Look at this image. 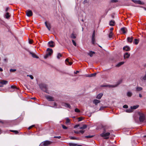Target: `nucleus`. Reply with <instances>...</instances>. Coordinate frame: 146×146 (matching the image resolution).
<instances>
[{
  "label": "nucleus",
  "mask_w": 146,
  "mask_h": 146,
  "mask_svg": "<svg viewBox=\"0 0 146 146\" xmlns=\"http://www.w3.org/2000/svg\"><path fill=\"white\" fill-rule=\"evenodd\" d=\"M133 38L132 37H128L127 38V41L128 42H131L132 41Z\"/></svg>",
  "instance_id": "nucleus-22"
},
{
  "label": "nucleus",
  "mask_w": 146,
  "mask_h": 146,
  "mask_svg": "<svg viewBox=\"0 0 146 146\" xmlns=\"http://www.w3.org/2000/svg\"><path fill=\"white\" fill-rule=\"evenodd\" d=\"M87 77H92V76H91V74H90V75H88L87 76Z\"/></svg>",
  "instance_id": "nucleus-64"
},
{
  "label": "nucleus",
  "mask_w": 146,
  "mask_h": 146,
  "mask_svg": "<svg viewBox=\"0 0 146 146\" xmlns=\"http://www.w3.org/2000/svg\"><path fill=\"white\" fill-rule=\"evenodd\" d=\"M141 80H146V70L145 72V75L143 76H142L141 78Z\"/></svg>",
  "instance_id": "nucleus-20"
},
{
  "label": "nucleus",
  "mask_w": 146,
  "mask_h": 146,
  "mask_svg": "<svg viewBox=\"0 0 146 146\" xmlns=\"http://www.w3.org/2000/svg\"><path fill=\"white\" fill-rule=\"evenodd\" d=\"M123 49L126 51H129L130 50V48L129 46H126L123 47Z\"/></svg>",
  "instance_id": "nucleus-15"
},
{
  "label": "nucleus",
  "mask_w": 146,
  "mask_h": 146,
  "mask_svg": "<svg viewBox=\"0 0 146 146\" xmlns=\"http://www.w3.org/2000/svg\"><path fill=\"white\" fill-rule=\"evenodd\" d=\"M10 131L11 132H14L16 134H17L18 133V131H16V130H10Z\"/></svg>",
  "instance_id": "nucleus-38"
},
{
  "label": "nucleus",
  "mask_w": 146,
  "mask_h": 146,
  "mask_svg": "<svg viewBox=\"0 0 146 146\" xmlns=\"http://www.w3.org/2000/svg\"><path fill=\"white\" fill-rule=\"evenodd\" d=\"M124 62H121L118 63L116 66L117 67H119L121 66V65L124 64Z\"/></svg>",
  "instance_id": "nucleus-23"
},
{
  "label": "nucleus",
  "mask_w": 146,
  "mask_h": 146,
  "mask_svg": "<svg viewBox=\"0 0 146 146\" xmlns=\"http://www.w3.org/2000/svg\"><path fill=\"white\" fill-rule=\"evenodd\" d=\"M7 58H5L4 59V61L5 62H7Z\"/></svg>",
  "instance_id": "nucleus-60"
},
{
  "label": "nucleus",
  "mask_w": 146,
  "mask_h": 146,
  "mask_svg": "<svg viewBox=\"0 0 146 146\" xmlns=\"http://www.w3.org/2000/svg\"><path fill=\"white\" fill-rule=\"evenodd\" d=\"M118 1L117 0H111V2L112 3H116Z\"/></svg>",
  "instance_id": "nucleus-46"
},
{
  "label": "nucleus",
  "mask_w": 146,
  "mask_h": 146,
  "mask_svg": "<svg viewBox=\"0 0 146 146\" xmlns=\"http://www.w3.org/2000/svg\"><path fill=\"white\" fill-rule=\"evenodd\" d=\"M39 86L42 90H46L47 88V86L44 84L40 83L39 84Z\"/></svg>",
  "instance_id": "nucleus-5"
},
{
  "label": "nucleus",
  "mask_w": 146,
  "mask_h": 146,
  "mask_svg": "<svg viewBox=\"0 0 146 146\" xmlns=\"http://www.w3.org/2000/svg\"><path fill=\"white\" fill-rule=\"evenodd\" d=\"M70 139H77V138L72 137H70Z\"/></svg>",
  "instance_id": "nucleus-50"
},
{
  "label": "nucleus",
  "mask_w": 146,
  "mask_h": 146,
  "mask_svg": "<svg viewBox=\"0 0 146 146\" xmlns=\"http://www.w3.org/2000/svg\"><path fill=\"white\" fill-rule=\"evenodd\" d=\"M35 125H33L29 127V128H28V129H31L32 127H34V126H35Z\"/></svg>",
  "instance_id": "nucleus-55"
},
{
  "label": "nucleus",
  "mask_w": 146,
  "mask_h": 146,
  "mask_svg": "<svg viewBox=\"0 0 146 146\" xmlns=\"http://www.w3.org/2000/svg\"><path fill=\"white\" fill-rule=\"evenodd\" d=\"M70 120L68 118H66V123H67L70 122Z\"/></svg>",
  "instance_id": "nucleus-42"
},
{
  "label": "nucleus",
  "mask_w": 146,
  "mask_h": 146,
  "mask_svg": "<svg viewBox=\"0 0 146 146\" xmlns=\"http://www.w3.org/2000/svg\"><path fill=\"white\" fill-rule=\"evenodd\" d=\"M110 133L109 132L106 133V130H104L102 133L100 134V136L102 137H104L105 139H108Z\"/></svg>",
  "instance_id": "nucleus-2"
},
{
  "label": "nucleus",
  "mask_w": 146,
  "mask_h": 146,
  "mask_svg": "<svg viewBox=\"0 0 146 146\" xmlns=\"http://www.w3.org/2000/svg\"><path fill=\"white\" fill-rule=\"evenodd\" d=\"M48 46L51 47H53L55 45V44L52 41H50L48 42Z\"/></svg>",
  "instance_id": "nucleus-9"
},
{
  "label": "nucleus",
  "mask_w": 146,
  "mask_h": 146,
  "mask_svg": "<svg viewBox=\"0 0 146 146\" xmlns=\"http://www.w3.org/2000/svg\"><path fill=\"white\" fill-rule=\"evenodd\" d=\"M49 56H50L47 53L45 56H44V58L45 59H46Z\"/></svg>",
  "instance_id": "nucleus-40"
},
{
  "label": "nucleus",
  "mask_w": 146,
  "mask_h": 146,
  "mask_svg": "<svg viewBox=\"0 0 146 146\" xmlns=\"http://www.w3.org/2000/svg\"><path fill=\"white\" fill-rule=\"evenodd\" d=\"M72 43L75 46H76V44L75 42L74 41V40H72Z\"/></svg>",
  "instance_id": "nucleus-44"
},
{
  "label": "nucleus",
  "mask_w": 146,
  "mask_h": 146,
  "mask_svg": "<svg viewBox=\"0 0 146 146\" xmlns=\"http://www.w3.org/2000/svg\"><path fill=\"white\" fill-rule=\"evenodd\" d=\"M71 37L74 39L76 37V35L72 33L71 35Z\"/></svg>",
  "instance_id": "nucleus-29"
},
{
  "label": "nucleus",
  "mask_w": 146,
  "mask_h": 146,
  "mask_svg": "<svg viewBox=\"0 0 146 146\" xmlns=\"http://www.w3.org/2000/svg\"><path fill=\"white\" fill-rule=\"evenodd\" d=\"M8 82L6 80H2L0 82V84L3 86V85L6 84Z\"/></svg>",
  "instance_id": "nucleus-17"
},
{
  "label": "nucleus",
  "mask_w": 146,
  "mask_h": 146,
  "mask_svg": "<svg viewBox=\"0 0 146 146\" xmlns=\"http://www.w3.org/2000/svg\"><path fill=\"white\" fill-rule=\"evenodd\" d=\"M45 97L49 101H54L53 98L51 96H45Z\"/></svg>",
  "instance_id": "nucleus-8"
},
{
  "label": "nucleus",
  "mask_w": 146,
  "mask_h": 146,
  "mask_svg": "<svg viewBox=\"0 0 146 146\" xmlns=\"http://www.w3.org/2000/svg\"><path fill=\"white\" fill-rule=\"evenodd\" d=\"M123 107L124 108H128V106L127 105H125L123 106Z\"/></svg>",
  "instance_id": "nucleus-54"
},
{
  "label": "nucleus",
  "mask_w": 146,
  "mask_h": 146,
  "mask_svg": "<svg viewBox=\"0 0 146 146\" xmlns=\"http://www.w3.org/2000/svg\"><path fill=\"white\" fill-rule=\"evenodd\" d=\"M136 90L137 91H141L142 90V88L140 87H138L136 88Z\"/></svg>",
  "instance_id": "nucleus-32"
},
{
  "label": "nucleus",
  "mask_w": 146,
  "mask_h": 146,
  "mask_svg": "<svg viewBox=\"0 0 146 146\" xmlns=\"http://www.w3.org/2000/svg\"><path fill=\"white\" fill-rule=\"evenodd\" d=\"M45 24L46 27L48 29L49 31H50L51 29L50 24L49 23H47L46 21L45 22Z\"/></svg>",
  "instance_id": "nucleus-13"
},
{
  "label": "nucleus",
  "mask_w": 146,
  "mask_h": 146,
  "mask_svg": "<svg viewBox=\"0 0 146 146\" xmlns=\"http://www.w3.org/2000/svg\"><path fill=\"white\" fill-rule=\"evenodd\" d=\"M85 131L84 130H80L79 131V132H80V133H81L82 134H83Z\"/></svg>",
  "instance_id": "nucleus-52"
},
{
  "label": "nucleus",
  "mask_w": 146,
  "mask_h": 146,
  "mask_svg": "<svg viewBox=\"0 0 146 146\" xmlns=\"http://www.w3.org/2000/svg\"><path fill=\"white\" fill-rule=\"evenodd\" d=\"M91 74V76H92V77H93V76H95L96 74L94 73V74Z\"/></svg>",
  "instance_id": "nucleus-56"
},
{
  "label": "nucleus",
  "mask_w": 146,
  "mask_h": 146,
  "mask_svg": "<svg viewBox=\"0 0 146 146\" xmlns=\"http://www.w3.org/2000/svg\"><path fill=\"white\" fill-rule=\"evenodd\" d=\"M110 25L111 26H113L115 25V22L113 21H111L110 22Z\"/></svg>",
  "instance_id": "nucleus-28"
},
{
  "label": "nucleus",
  "mask_w": 146,
  "mask_h": 146,
  "mask_svg": "<svg viewBox=\"0 0 146 146\" xmlns=\"http://www.w3.org/2000/svg\"><path fill=\"white\" fill-rule=\"evenodd\" d=\"M132 1H133L134 3L136 4H139L140 5H143L144 4V2L141 1L140 0H132Z\"/></svg>",
  "instance_id": "nucleus-7"
},
{
  "label": "nucleus",
  "mask_w": 146,
  "mask_h": 146,
  "mask_svg": "<svg viewBox=\"0 0 146 146\" xmlns=\"http://www.w3.org/2000/svg\"><path fill=\"white\" fill-rule=\"evenodd\" d=\"M62 106H64L65 107H67V108H71V106H70V105L69 104L67 103H62Z\"/></svg>",
  "instance_id": "nucleus-12"
},
{
  "label": "nucleus",
  "mask_w": 146,
  "mask_h": 146,
  "mask_svg": "<svg viewBox=\"0 0 146 146\" xmlns=\"http://www.w3.org/2000/svg\"><path fill=\"white\" fill-rule=\"evenodd\" d=\"M103 108H104V107H101L100 109V110H103Z\"/></svg>",
  "instance_id": "nucleus-62"
},
{
  "label": "nucleus",
  "mask_w": 146,
  "mask_h": 146,
  "mask_svg": "<svg viewBox=\"0 0 146 146\" xmlns=\"http://www.w3.org/2000/svg\"><path fill=\"white\" fill-rule=\"evenodd\" d=\"M11 88L14 90L17 91L19 90V88L15 85H12L11 86Z\"/></svg>",
  "instance_id": "nucleus-18"
},
{
  "label": "nucleus",
  "mask_w": 146,
  "mask_h": 146,
  "mask_svg": "<svg viewBox=\"0 0 146 146\" xmlns=\"http://www.w3.org/2000/svg\"><path fill=\"white\" fill-rule=\"evenodd\" d=\"M16 70V69H11L10 70V71L11 72H15Z\"/></svg>",
  "instance_id": "nucleus-45"
},
{
  "label": "nucleus",
  "mask_w": 146,
  "mask_h": 146,
  "mask_svg": "<svg viewBox=\"0 0 146 146\" xmlns=\"http://www.w3.org/2000/svg\"><path fill=\"white\" fill-rule=\"evenodd\" d=\"M95 36V31H94L93 33L92 38H94Z\"/></svg>",
  "instance_id": "nucleus-51"
},
{
  "label": "nucleus",
  "mask_w": 146,
  "mask_h": 146,
  "mask_svg": "<svg viewBox=\"0 0 146 146\" xmlns=\"http://www.w3.org/2000/svg\"><path fill=\"white\" fill-rule=\"evenodd\" d=\"M93 137V135H91V136L88 135V136H86L85 137L87 138H90L92 137Z\"/></svg>",
  "instance_id": "nucleus-47"
},
{
  "label": "nucleus",
  "mask_w": 146,
  "mask_h": 146,
  "mask_svg": "<svg viewBox=\"0 0 146 146\" xmlns=\"http://www.w3.org/2000/svg\"><path fill=\"white\" fill-rule=\"evenodd\" d=\"M47 51L48 52L47 54L50 56L53 53V50L52 49L48 48Z\"/></svg>",
  "instance_id": "nucleus-11"
},
{
  "label": "nucleus",
  "mask_w": 146,
  "mask_h": 146,
  "mask_svg": "<svg viewBox=\"0 0 146 146\" xmlns=\"http://www.w3.org/2000/svg\"><path fill=\"white\" fill-rule=\"evenodd\" d=\"M139 40L137 39H135L133 43H134L135 44H137L139 42Z\"/></svg>",
  "instance_id": "nucleus-30"
},
{
  "label": "nucleus",
  "mask_w": 146,
  "mask_h": 146,
  "mask_svg": "<svg viewBox=\"0 0 146 146\" xmlns=\"http://www.w3.org/2000/svg\"><path fill=\"white\" fill-rule=\"evenodd\" d=\"M122 80H121L119 81L116 84L113 85H103L101 86L102 87H107L109 88H113L117 86L118 85L120 84L121 83Z\"/></svg>",
  "instance_id": "nucleus-1"
},
{
  "label": "nucleus",
  "mask_w": 146,
  "mask_h": 146,
  "mask_svg": "<svg viewBox=\"0 0 146 146\" xmlns=\"http://www.w3.org/2000/svg\"><path fill=\"white\" fill-rule=\"evenodd\" d=\"M51 142L49 141H45L42 142L39 145V146H48L50 145Z\"/></svg>",
  "instance_id": "nucleus-4"
},
{
  "label": "nucleus",
  "mask_w": 146,
  "mask_h": 146,
  "mask_svg": "<svg viewBox=\"0 0 146 146\" xmlns=\"http://www.w3.org/2000/svg\"><path fill=\"white\" fill-rule=\"evenodd\" d=\"M27 76L30 77L31 79H33L34 78L31 75H27Z\"/></svg>",
  "instance_id": "nucleus-49"
},
{
  "label": "nucleus",
  "mask_w": 146,
  "mask_h": 146,
  "mask_svg": "<svg viewBox=\"0 0 146 146\" xmlns=\"http://www.w3.org/2000/svg\"><path fill=\"white\" fill-rule=\"evenodd\" d=\"M79 125H76L74 127V128H76L79 126Z\"/></svg>",
  "instance_id": "nucleus-63"
},
{
  "label": "nucleus",
  "mask_w": 146,
  "mask_h": 146,
  "mask_svg": "<svg viewBox=\"0 0 146 146\" xmlns=\"http://www.w3.org/2000/svg\"><path fill=\"white\" fill-rule=\"evenodd\" d=\"M65 63L66 64L68 65H71L72 64V62L70 61L68 58H67L66 59Z\"/></svg>",
  "instance_id": "nucleus-14"
},
{
  "label": "nucleus",
  "mask_w": 146,
  "mask_h": 146,
  "mask_svg": "<svg viewBox=\"0 0 146 146\" xmlns=\"http://www.w3.org/2000/svg\"><path fill=\"white\" fill-rule=\"evenodd\" d=\"M62 128L63 129H67V128L66 127V126H65V125H62Z\"/></svg>",
  "instance_id": "nucleus-53"
},
{
  "label": "nucleus",
  "mask_w": 146,
  "mask_h": 146,
  "mask_svg": "<svg viewBox=\"0 0 146 146\" xmlns=\"http://www.w3.org/2000/svg\"><path fill=\"white\" fill-rule=\"evenodd\" d=\"M54 138H58V139H60V138L61 137L60 136H55L54 137Z\"/></svg>",
  "instance_id": "nucleus-57"
},
{
  "label": "nucleus",
  "mask_w": 146,
  "mask_h": 146,
  "mask_svg": "<svg viewBox=\"0 0 146 146\" xmlns=\"http://www.w3.org/2000/svg\"><path fill=\"white\" fill-rule=\"evenodd\" d=\"M79 72V71H76V72H74V73L75 74H76L77 73H78Z\"/></svg>",
  "instance_id": "nucleus-61"
},
{
  "label": "nucleus",
  "mask_w": 146,
  "mask_h": 146,
  "mask_svg": "<svg viewBox=\"0 0 146 146\" xmlns=\"http://www.w3.org/2000/svg\"><path fill=\"white\" fill-rule=\"evenodd\" d=\"M74 133L76 134H78L80 133V132H79V131H74Z\"/></svg>",
  "instance_id": "nucleus-58"
},
{
  "label": "nucleus",
  "mask_w": 146,
  "mask_h": 146,
  "mask_svg": "<svg viewBox=\"0 0 146 146\" xmlns=\"http://www.w3.org/2000/svg\"><path fill=\"white\" fill-rule=\"evenodd\" d=\"M32 40H29V43L30 44H31L32 43Z\"/></svg>",
  "instance_id": "nucleus-59"
},
{
  "label": "nucleus",
  "mask_w": 146,
  "mask_h": 146,
  "mask_svg": "<svg viewBox=\"0 0 146 146\" xmlns=\"http://www.w3.org/2000/svg\"><path fill=\"white\" fill-rule=\"evenodd\" d=\"M127 94L128 96L131 97L132 95V94L131 92H127Z\"/></svg>",
  "instance_id": "nucleus-35"
},
{
  "label": "nucleus",
  "mask_w": 146,
  "mask_h": 146,
  "mask_svg": "<svg viewBox=\"0 0 146 146\" xmlns=\"http://www.w3.org/2000/svg\"><path fill=\"white\" fill-rule=\"evenodd\" d=\"M130 54L128 52L125 53L124 55V57L125 59L128 58L130 56Z\"/></svg>",
  "instance_id": "nucleus-16"
},
{
  "label": "nucleus",
  "mask_w": 146,
  "mask_h": 146,
  "mask_svg": "<svg viewBox=\"0 0 146 146\" xmlns=\"http://www.w3.org/2000/svg\"><path fill=\"white\" fill-rule=\"evenodd\" d=\"M30 53L32 55V57H33L34 58H38V57H37V56H36V55L35 54L31 52H30Z\"/></svg>",
  "instance_id": "nucleus-21"
},
{
  "label": "nucleus",
  "mask_w": 146,
  "mask_h": 146,
  "mask_svg": "<svg viewBox=\"0 0 146 146\" xmlns=\"http://www.w3.org/2000/svg\"><path fill=\"white\" fill-rule=\"evenodd\" d=\"M121 31L123 34H125L127 33V29L125 27H122L121 28Z\"/></svg>",
  "instance_id": "nucleus-10"
},
{
  "label": "nucleus",
  "mask_w": 146,
  "mask_h": 146,
  "mask_svg": "<svg viewBox=\"0 0 146 146\" xmlns=\"http://www.w3.org/2000/svg\"><path fill=\"white\" fill-rule=\"evenodd\" d=\"M83 119V118L82 117H80L78 118V121H81Z\"/></svg>",
  "instance_id": "nucleus-43"
},
{
  "label": "nucleus",
  "mask_w": 146,
  "mask_h": 146,
  "mask_svg": "<svg viewBox=\"0 0 146 146\" xmlns=\"http://www.w3.org/2000/svg\"><path fill=\"white\" fill-rule=\"evenodd\" d=\"M26 13L28 17L31 16L33 15V13L32 11L29 10L27 11Z\"/></svg>",
  "instance_id": "nucleus-6"
},
{
  "label": "nucleus",
  "mask_w": 146,
  "mask_h": 146,
  "mask_svg": "<svg viewBox=\"0 0 146 146\" xmlns=\"http://www.w3.org/2000/svg\"><path fill=\"white\" fill-rule=\"evenodd\" d=\"M113 35V33L112 32H110L109 35V37L110 38H111L112 37V35Z\"/></svg>",
  "instance_id": "nucleus-36"
},
{
  "label": "nucleus",
  "mask_w": 146,
  "mask_h": 146,
  "mask_svg": "<svg viewBox=\"0 0 146 146\" xmlns=\"http://www.w3.org/2000/svg\"><path fill=\"white\" fill-rule=\"evenodd\" d=\"M62 55L60 53H58L57 55V58L58 59H59L62 56Z\"/></svg>",
  "instance_id": "nucleus-33"
},
{
  "label": "nucleus",
  "mask_w": 146,
  "mask_h": 146,
  "mask_svg": "<svg viewBox=\"0 0 146 146\" xmlns=\"http://www.w3.org/2000/svg\"><path fill=\"white\" fill-rule=\"evenodd\" d=\"M52 106L54 108H57V107H56V104L55 103H54L53 106Z\"/></svg>",
  "instance_id": "nucleus-48"
},
{
  "label": "nucleus",
  "mask_w": 146,
  "mask_h": 146,
  "mask_svg": "<svg viewBox=\"0 0 146 146\" xmlns=\"http://www.w3.org/2000/svg\"><path fill=\"white\" fill-rule=\"evenodd\" d=\"M69 145L70 146H76L77 145L76 144L72 143H70Z\"/></svg>",
  "instance_id": "nucleus-37"
},
{
  "label": "nucleus",
  "mask_w": 146,
  "mask_h": 146,
  "mask_svg": "<svg viewBox=\"0 0 146 146\" xmlns=\"http://www.w3.org/2000/svg\"><path fill=\"white\" fill-rule=\"evenodd\" d=\"M103 95V94L102 93H100L97 95L96 98L98 99H100L102 98Z\"/></svg>",
  "instance_id": "nucleus-25"
},
{
  "label": "nucleus",
  "mask_w": 146,
  "mask_h": 146,
  "mask_svg": "<svg viewBox=\"0 0 146 146\" xmlns=\"http://www.w3.org/2000/svg\"><path fill=\"white\" fill-rule=\"evenodd\" d=\"M10 17V15L9 14V13L8 12H7L6 13L5 15V17L6 18L8 19Z\"/></svg>",
  "instance_id": "nucleus-26"
},
{
  "label": "nucleus",
  "mask_w": 146,
  "mask_h": 146,
  "mask_svg": "<svg viewBox=\"0 0 146 146\" xmlns=\"http://www.w3.org/2000/svg\"><path fill=\"white\" fill-rule=\"evenodd\" d=\"M87 126L86 125H83L82 126L80 127L79 128L80 129H84L87 128Z\"/></svg>",
  "instance_id": "nucleus-31"
},
{
  "label": "nucleus",
  "mask_w": 146,
  "mask_h": 146,
  "mask_svg": "<svg viewBox=\"0 0 146 146\" xmlns=\"http://www.w3.org/2000/svg\"><path fill=\"white\" fill-rule=\"evenodd\" d=\"M139 107V106L138 105H136V106H131V108L133 110V109H137Z\"/></svg>",
  "instance_id": "nucleus-27"
},
{
  "label": "nucleus",
  "mask_w": 146,
  "mask_h": 146,
  "mask_svg": "<svg viewBox=\"0 0 146 146\" xmlns=\"http://www.w3.org/2000/svg\"><path fill=\"white\" fill-rule=\"evenodd\" d=\"M92 41L93 44H94L95 42V39L94 38H92Z\"/></svg>",
  "instance_id": "nucleus-41"
},
{
  "label": "nucleus",
  "mask_w": 146,
  "mask_h": 146,
  "mask_svg": "<svg viewBox=\"0 0 146 146\" xmlns=\"http://www.w3.org/2000/svg\"><path fill=\"white\" fill-rule=\"evenodd\" d=\"M139 119L141 122H143L145 119V116L144 113L142 112H139Z\"/></svg>",
  "instance_id": "nucleus-3"
},
{
  "label": "nucleus",
  "mask_w": 146,
  "mask_h": 146,
  "mask_svg": "<svg viewBox=\"0 0 146 146\" xmlns=\"http://www.w3.org/2000/svg\"><path fill=\"white\" fill-rule=\"evenodd\" d=\"M95 54V52L92 51H90L88 53V54L90 56L92 57L93 54Z\"/></svg>",
  "instance_id": "nucleus-24"
},
{
  "label": "nucleus",
  "mask_w": 146,
  "mask_h": 146,
  "mask_svg": "<svg viewBox=\"0 0 146 146\" xmlns=\"http://www.w3.org/2000/svg\"><path fill=\"white\" fill-rule=\"evenodd\" d=\"M126 111L128 113H131L132 112V109L131 108L130 109H128L126 110Z\"/></svg>",
  "instance_id": "nucleus-34"
},
{
  "label": "nucleus",
  "mask_w": 146,
  "mask_h": 146,
  "mask_svg": "<svg viewBox=\"0 0 146 146\" xmlns=\"http://www.w3.org/2000/svg\"><path fill=\"white\" fill-rule=\"evenodd\" d=\"M93 102L95 105H97L98 103L100 102V101L97 100H94L93 101Z\"/></svg>",
  "instance_id": "nucleus-19"
},
{
  "label": "nucleus",
  "mask_w": 146,
  "mask_h": 146,
  "mask_svg": "<svg viewBox=\"0 0 146 146\" xmlns=\"http://www.w3.org/2000/svg\"><path fill=\"white\" fill-rule=\"evenodd\" d=\"M75 111L76 112L79 113L80 112V110L78 108H76L75 109Z\"/></svg>",
  "instance_id": "nucleus-39"
}]
</instances>
